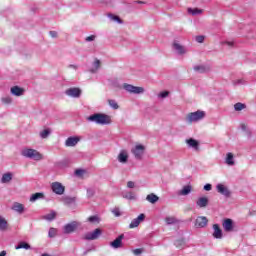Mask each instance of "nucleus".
<instances>
[{
	"mask_svg": "<svg viewBox=\"0 0 256 256\" xmlns=\"http://www.w3.org/2000/svg\"><path fill=\"white\" fill-rule=\"evenodd\" d=\"M87 121H91L92 123H96L97 125H111V123L113 122L111 120V116L103 113L92 114L87 118Z\"/></svg>",
	"mask_w": 256,
	"mask_h": 256,
	"instance_id": "obj_1",
	"label": "nucleus"
},
{
	"mask_svg": "<svg viewBox=\"0 0 256 256\" xmlns=\"http://www.w3.org/2000/svg\"><path fill=\"white\" fill-rule=\"evenodd\" d=\"M21 155L27 159H33L34 161H41V159H43V154L31 148H24L21 151Z\"/></svg>",
	"mask_w": 256,
	"mask_h": 256,
	"instance_id": "obj_2",
	"label": "nucleus"
},
{
	"mask_svg": "<svg viewBox=\"0 0 256 256\" xmlns=\"http://www.w3.org/2000/svg\"><path fill=\"white\" fill-rule=\"evenodd\" d=\"M201 119H205V111L198 110L196 112L188 113L186 115L185 121L191 125V123H197V121H201Z\"/></svg>",
	"mask_w": 256,
	"mask_h": 256,
	"instance_id": "obj_3",
	"label": "nucleus"
},
{
	"mask_svg": "<svg viewBox=\"0 0 256 256\" xmlns=\"http://www.w3.org/2000/svg\"><path fill=\"white\" fill-rule=\"evenodd\" d=\"M146 147L142 144H136L132 149L131 153L137 161H142L143 156L145 155Z\"/></svg>",
	"mask_w": 256,
	"mask_h": 256,
	"instance_id": "obj_4",
	"label": "nucleus"
},
{
	"mask_svg": "<svg viewBox=\"0 0 256 256\" xmlns=\"http://www.w3.org/2000/svg\"><path fill=\"white\" fill-rule=\"evenodd\" d=\"M101 235H103V230H101L100 228H96L94 231L86 233L83 238L86 241H95L99 239Z\"/></svg>",
	"mask_w": 256,
	"mask_h": 256,
	"instance_id": "obj_5",
	"label": "nucleus"
},
{
	"mask_svg": "<svg viewBox=\"0 0 256 256\" xmlns=\"http://www.w3.org/2000/svg\"><path fill=\"white\" fill-rule=\"evenodd\" d=\"M123 89H125V91H128V93H134L135 95L145 93V88L133 86L131 84H124Z\"/></svg>",
	"mask_w": 256,
	"mask_h": 256,
	"instance_id": "obj_6",
	"label": "nucleus"
},
{
	"mask_svg": "<svg viewBox=\"0 0 256 256\" xmlns=\"http://www.w3.org/2000/svg\"><path fill=\"white\" fill-rule=\"evenodd\" d=\"M79 225H81V224L79 222H77V221H73V222H71L69 224H66L64 226V233L66 235H69V233L75 232L76 229L79 227Z\"/></svg>",
	"mask_w": 256,
	"mask_h": 256,
	"instance_id": "obj_7",
	"label": "nucleus"
},
{
	"mask_svg": "<svg viewBox=\"0 0 256 256\" xmlns=\"http://www.w3.org/2000/svg\"><path fill=\"white\" fill-rule=\"evenodd\" d=\"M51 188L53 193H56V195H63L65 193V186L60 182L52 183Z\"/></svg>",
	"mask_w": 256,
	"mask_h": 256,
	"instance_id": "obj_8",
	"label": "nucleus"
},
{
	"mask_svg": "<svg viewBox=\"0 0 256 256\" xmlns=\"http://www.w3.org/2000/svg\"><path fill=\"white\" fill-rule=\"evenodd\" d=\"M207 223H209V219H207V217L199 216L196 218L195 227L197 229H203L204 227H207Z\"/></svg>",
	"mask_w": 256,
	"mask_h": 256,
	"instance_id": "obj_9",
	"label": "nucleus"
},
{
	"mask_svg": "<svg viewBox=\"0 0 256 256\" xmlns=\"http://www.w3.org/2000/svg\"><path fill=\"white\" fill-rule=\"evenodd\" d=\"M222 227L226 233L233 232V229H234L233 220H231V218L224 219L222 222Z\"/></svg>",
	"mask_w": 256,
	"mask_h": 256,
	"instance_id": "obj_10",
	"label": "nucleus"
},
{
	"mask_svg": "<svg viewBox=\"0 0 256 256\" xmlns=\"http://www.w3.org/2000/svg\"><path fill=\"white\" fill-rule=\"evenodd\" d=\"M145 221V214H140L137 218L133 219L129 225V229H135V227H139L141 223Z\"/></svg>",
	"mask_w": 256,
	"mask_h": 256,
	"instance_id": "obj_11",
	"label": "nucleus"
},
{
	"mask_svg": "<svg viewBox=\"0 0 256 256\" xmlns=\"http://www.w3.org/2000/svg\"><path fill=\"white\" fill-rule=\"evenodd\" d=\"M216 189L218 191V193H220V195H224V197H231V190H229V188L223 184H218L216 186Z\"/></svg>",
	"mask_w": 256,
	"mask_h": 256,
	"instance_id": "obj_12",
	"label": "nucleus"
},
{
	"mask_svg": "<svg viewBox=\"0 0 256 256\" xmlns=\"http://www.w3.org/2000/svg\"><path fill=\"white\" fill-rule=\"evenodd\" d=\"M172 47L178 55H185V53H187V48H185V46L181 45L177 41L173 42Z\"/></svg>",
	"mask_w": 256,
	"mask_h": 256,
	"instance_id": "obj_13",
	"label": "nucleus"
},
{
	"mask_svg": "<svg viewBox=\"0 0 256 256\" xmlns=\"http://www.w3.org/2000/svg\"><path fill=\"white\" fill-rule=\"evenodd\" d=\"M123 239H125V235L121 234L114 241L110 242V246H112L113 249H119L120 247H123Z\"/></svg>",
	"mask_w": 256,
	"mask_h": 256,
	"instance_id": "obj_14",
	"label": "nucleus"
},
{
	"mask_svg": "<svg viewBox=\"0 0 256 256\" xmlns=\"http://www.w3.org/2000/svg\"><path fill=\"white\" fill-rule=\"evenodd\" d=\"M65 94L68 95V97L79 98V97H81V89L69 88L65 91Z\"/></svg>",
	"mask_w": 256,
	"mask_h": 256,
	"instance_id": "obj_15",
	"label": "nucleus"
},
{
	"mask_svg": "<svg viewBox=\"0 0 256 256\" xmlns=\"http://www.w3.org/2000/svg\"><path fill=\"white\" fill-rule=\"evenodd\" d=\"M10 93L15 97H22V95H25V90L19 86H13L10 89Z\"/></svg>",
	"mask_w": 256,
	"mask_h": 256,
	"instance_id": "obj_16",
	"label": "nucleus"
},
{
	"mask_svg": "<svg viewBox=\"0 0 256 256\" xmlns=\"http://www.w3.org/2000/svg\"><path fill=\"white\" fill-rule=\"evenodd\" d=\"M213 237L214 239H223V230H221V227H219V224L213 225Z\"/></svg>",
	"mask_w": 256,
	"mask_h": 256,
	"instance_id": "obj_17",
	"label": "nucleus"
},
{
	"mask_svg": "<svg viewBox=\"0 0 256 256\" xmlns=\"http://www.w3.org/2000/svg\"><path fill=\"white\" fill-rule=\"evenodd\" d=\"M11 209L20 215L25 213V206L19 202H14Z\"/></svg>",
	"mask_w": 256,
	"mask_h": 256,
	"instance_id": "obj_18",
	"label": "nucleus"
},
{
	"mask_svg": "<svg viewBox=\"0 0 256 256\" xmlns=\"http://www.w3.org/2000/svg\"><path fill=\"white\" fill-rule=\"evenodd\" d=\"M194 71L196 73H209V71H211V66L197 65V66H194Z\"/></svg>",
	"mask_w": 256,
	"mask_h": 256,
	"instance_id": "obj_19",
	"label": "nucleus"
},
{
	"mask_svg": "<svg viewBox=\"0 0 256 256\" xmlns=\"http://www.w3.org/2000/svg\"><path fill=\"white\" fill-rule=\"evenodd\" d=\"M196 205L200 207V209H205V207L209 205V198L207 197L198 198V200L196 201Z\"/></svg>",
	"mask_w": 256,
	"mask_h": 256,
	"instance_id": "obj_20",
	"label": "nucleus"
},
{
	"mask_svg": "<svg viewBox=\"0 0 256 256\" xmlns=\"http://www.w3.org/2000/svg\"><path fill=\"white\" fill-rule=\"evenodd\" d=\"M119 163H127L129 161V154L126 150H122L118 155Z\"/></svg>",
	"mask_w": 256,
	"mask_h": 256,
	"instance_id": "obj_21",
	"label": "nucleus"
},
{
	"mask_svg": "<svg viewBox=\"0 0 256 256\" xmlns=\"http://www.w3.org/2000/svg\"><path fill=\"white\" fill-rule=\"evenodd\" d=\"M79 143V138L77 137H69L65 141L66 147H75Z\"/></svg>",
	"mask_w": 256,
	"mask_h": 256,
	"instance_id": "obj_22",
	"label": "nucleus"
},
{
	"mask_svg": "<svg viewBox=\"0 0 256 256\" xmlns=\"http://www.w3.org/2000/svg\"><path fill=\"white\" fill-rule=\"evenodd\" d=\"M186 143L189 147H192V149H195V151H199V141L190 138L186 140Z\"/></svg>",
	"mask_w": 256,
	"mask_h": 256,
	"instance_id": "obj_23",
	"label": "nucleus"
},
{
	"mask_svg": "<svg viewBox=\"0 0 256 256\" xmlns=\"http://www.w3.org/2000/svg\"><path fill=\"white\" fill-rule=\"evenodd\" d=\"M44 197H45V194L41 192L34 193L30 197V202L35 203V201H39V199H44Z\"/></svg>",
	"mask_w": 256,
	"mask_h": 256,
	"instance_id": "obj_24",
	"label": "nucleus"
},
{
	"mask_svg": "<svg viewBox=\"0 0 256 256\" xmlns=\"http://www.w3.org/2000/svg\"><path fill=\"white\" fill-rule=\"evenodd\" d=\"M13 180V174L11 172L2 175L1 183H11Z\"/></svg>",
	"mask_w": 256,
	"mask_h": 256,
	"instance_id": "obj_25",
	"label": "nucleus"
},
{
	"mask_svg": "<svg viewBox=\"0 0 256 256\" xmlns=\"http://www.w3.org/2000/svg\"><path fill=\"white\" fill-rule=\"evenodd\" d=\"M146 201H148L149 203H152V205H155V203H157V201H159V196L151 193V194H148L146 196Z\"/></svg>",
	"mask_w": 256,
	"mask_h": 256,
	"instance_id": "obj_26",
	"label": "nucleus"
},
{
	"mask_svg": "<svg viewBox=\"0 0 256 256\" xmlns=\"http://www.w3.org/2000/svg\"><path fill=\"white\" fill-rule=\"evenodd\" d=\"M62 201L65 205H73V203L77 201V198L71 197V196H65L62 198Z\"/></svg>",
	"mask_w": 256,
	"mask_h": 256,
	"instance_id": "obj_27",
	"label": "nucleus"
},
{
	"mask_svg": "<svg viewBox=\"0 0 256 256\" xmlns=\"http://www.w3.org/2000/svg\"><path fill=\"white\" fill-rule=\"evenodd\" d=\"M233 159H234L233 153H231V152L227 153L226 160H225L226 165H230V166L235 165V160H233Z\"/></svg>",
	"mask_w": 256,
	"mask_h": 256,
	"instance_id": "obj_28",
	"label": "nucleus"
},
{
	"mask_svg": "<svg viewBox=\"0 0 256 256\" xmlns=\"http://www.w3.org/2000/svg\"><path fill=\"white\" fill-rule=\"evenodd\" d=\"M189 15H201L203 13V9H199V8H188L187 9Z\"/></svg>",
	"mask_w": 256,
	"mask_h": 256,
	"instance_id": "obj_29",
	"label": "nucleus"
},
{
	"mask_svg": "<svg viewBox=\"0 0 256 256\" xmlns=\"http://www.w3.org/2000/svg\"><path fill=\"white\" fill-rule=\"evenodd\" d=\"M192 187L191 185H186L178 192V195H189L191 193Z\"/></svg>",
	"mask_w": 256,
	"mask_h": 256,
	"instance_id": "obj_30",
	"label": "nucleus"
},
{
	"mask_svg": "<svg viewBox=\"0 0 256 256\" xmlns=\"http://www.w3.org/2000/svg\"><path fill=\"white\" fill-rule=\"evenodd\" d=\"M51 135V129L47 128L40 132L41 139H47Z\"/></svg>",
	"mask_w": 256,
	"mask_h": 256,
	"instance_id": "obj_31",
	"label": "nucleus"
},
{
	"mask_svg": "<svg viewBox=\"0 0 256 256\" xmlns=\"http://www.w3.org/2000/svg\"><path fill=\"white\" fill-rule=\"evenodd\" d=\"M0 231H7V220L0 216Z\"/></svg>",
	"mask_w": 256,
	"mask_h": 256,
	"instance_id": "obj_32",
	"label": "nucleus"
},
{
	"mask_svg": "<svg viewBox=\"0 0 256 256\" xmlns=\"http://www.w3.org/2000/svg\"><path fill=\"white\" fill-rule=\"evenodd\" d=\"M93 66L95 67V69H91L90 73H96L97 70L101 67V60L99 59H95Z\"/></svg>",
	"mask_w": 256,
	"mask_h": 256,
	"instance_id": "obj_33",
	"label": "nucleus"
},
{
	"mask_svg": "<svg viewBox=\"0 0 256 256\" xmlns=\"http://www.w3.org/2000/svg\"><path fill=\"white\" fill-rule=\"evenodd\" d=\"M243 109H247V105H245L241 102H238V103L234 104V110L235 111H243Z\"/></svg>",
	"mask_w": 256,
	"mask_h": 256,
	"instance_id": "obj_34",
	"label": "nucleus"
},
{
	"mask_svg": "<svg viewBox=\"0 0 256 256\" xmlns=\"http://www.w3.org/2000/svg\"><path fill=\"white\" fill-rule=\"evenodd\" d=\"M15 249H31V245H29L27 242H20L17 246H15Z\"/></svg>",
	"mask_w": 256,
	"mask_h": 256,
	"instance_id": "obj_35",
	"label": "nucleus"
},
{
	"mask_svg": "<svg viewBox=\"0 0 256 256\" xmlns=\"http://www.w3.org/2000/svg\"><path fill=\"white\" fill-rule=\"evenodd\" d=\"M108 17L111 21H116V23H119L120 25L123 24V21L115 14H108Z\"/></svg>",
	"mask_w": 256,
	"mask_h": 256,
	"instance_id": "obj_36",
	"label": "nucleus"
},
{
	"mask_svg": "<svg viewBox=\"0 0 256 256\" xmlns=\"http://www.w3.org/2000/svg\"><path fill=\"white\" fill-rule=\"evenodd\" d=\"M55 217H57V213L51 212V213L43 216V219H46V221H53V219H55Z\"/></svg>",
	"mask_w": 256,
	"mask_h": 256,
	"instance_id": "obj_37",
	"label": "nucleus"
},
{
	"mask_svg": "<svg viewBox=\"0 0 256 256\" xmlns=\"http://www.w3.org/2000/svg\"><path fill=\"white\" fill-rule=\"evenodd\" d=\"M175 246L177 247V249H183L185 247V240L183 239L176 240Z\"/></svg>",
	"mask_w": 256,
	"mask_h": 256,
	"instance_id": "obj_38",
	"label": "nucleus"
},
{
	"mask_svg": "<svg viewBox=\"0 0 256 256\" xmlns=\"http://www.w3.org/2000/svg\"><path fill=\"white\" fill-rule=\"evenodd\" d=\"M108 105H110L112 109H115V110L119 109V104L117 103V101L113 99L108 100Z\"/></svg>",
	"mask_w": 256,
	"mask_h": 256,
	"instance_id": "obj_39",
	"label": "nucleus"
},
{
	"mask_svg": "<svg viewBox=\"0 0 256 256\" xmlns=\"http://www.w3.org/2000/svg\"><path fill=\"white\" fill-rule=\"evenodd\" d=\"M124 199H129L130 201L135 200V194L133 192H126L123 194Z\"/></svg>",
	"mask_w": 256,
	"mask_h": 256,
	"instance_id": "obj_40",
	"label": "nucleus"
},
{
	"mask_svg": "<svg viewBox=\"0 0 256 256\" xmlns=\"http://www.w3.org/2000/svg\"><path fill=\"white\" fill-rule=\"evenodd\" d=\"M2 103H5V105H10V103H13V98L6 96L1 99Z\"/></svg>",
	"mask_w": 256,
	"mask_h": 256,
	"instance_id": "obj_41",
	"label": "nucleus"
},
{
	"mask_svg": "<svg viewBox=\"0 0 256 256\" xmlns=\"http://www.w3.org/2000/svg\"><path fill=\"white\" fill-rule=\"evenodd\" d=\"M165 222L167 223V225H173L174 223H177V220L175 219V217H166Z\"/></svg>",
	"mask_w": 256,
	"mask_h": 256,
	"instance_id": "obj_42",
	"label": "nucleus"
},
{
	"mask_svg": "<svg viewBox=\"0 0 256 256\" xmlns=\"http://www.w3.org/2000/svg\"><path fill=\"white\" fill-rule=\"evenodd\" d=\"M88 221L90 222V223H99V216H90L89 218H88Z\"/></svg>",
	"mask_w": 256,
	"mask_h": 256,
	"instance_id": "obj_43",
	"label": "nucleus"
},
{
	"mask_svg": "<svg viewBox=\"0 0 256 256\" xmlns=\"http://www.w3.org/2000/svg\"><path fill=\"white\" fill-rule=\"evenodd\" d=\"M55 235H57V229H55V228H50V229H49V232H48V236L51 237V238H53V237H55Z\"/></svg>",
	"mask_w": 256,
	"mask_h": 256,
	"instance_id": "obj_44",
	"label": "nucleus"
},
{
	"mask_svg": "<svg viewBox=\"0 0 256 256\" xmlns=\"http://www.w3.org/2000/svg\"><path fill=\"white\" fill-rule=\"evenodd\" d=\"M95 196V189L93 188H88L87 189V197L91 198Z\"/></svg>",
	"mask_w": 256,
	"mask_h": 256,
	"instance_id": "obj_45",
	"label": "nucleus"
},
{
	"mask_svg": "<svg viewBox=\"0 0 256 256\" xmlns=\"http://www.w3.org/2000/svg\"><path fill=\"white\" fill-rule=\"evenodd\" d=\"M158 97H161V99H165V98L169 97V91L160 92Z\"/></svg>",
	"mask_w": 256,
	"mask_h": 256,
	"instance_id": "obj_46",
	"label": "nucleus"
},
{
	"mask_svg": "<svg viewBox=\"0 0 256 256\" xmlns=\"http://www.w3.org/2000/svg\"><path fill=\"white\" fill-rule=\"evenodd\" d=\"M85 173V170H83V169H77L76 171H75V175H76V177H83V174Z\"/></svg>",
	"mask_w": 256,
	"mask_h": 256,
	"instance_id": "obj_47",
	"label": "nucleus"
},
{
	"mask_svg": "<svg viewBox=\"0 0 256 256\" xmlns=\"http://www.w3.org/2000/svg\"><path fill=\"white\" fill-rule=\"evenodd\" d=\"M95 39H97V36L96 35H91V36H87L85 38V41L90 43L91 41H95Z\"/></svg>",
	"mask_w": 256,
	"mask_h": 256,
	"instance_id": "obj_48",
	"label": "nucleus"
},
{
	"mask_svg": "<svg viewBox=\"0 0 256 256\" xmlns=\"http://www.w3.org/2000/svg\"><path fill=\"white\" fill-rule=\"evenodd\" d=\"M112 213L115 215V217H121V211L119 210V208H114L112 210Z\"/></svg>",
	"mask_w": 256,
	"mask_h": 256,
	"instance_id": "obj_49",
	"label": "nucleus"
},
{
	"mask_svg": "<svg viewBox=\"0 0 256 256\" xmlns=\"http://www.w3.org/2000/svg\"><path fill=\"white\" fill-rule=\"evenodd\" d=\"M196 41L197 43H203V41H205V36L203 35L196 36Z\"/></svg>",
	"mask_w": 256,
	"mask_h": 256,
	"instance_id": "obj_50",
	"label": "nucleus"
},
{
	"mask_svg": "<svg viewBox=\"0 0 256 256\" xmlns=\"http://www.w3.org/2000/svg\"><path fill=\"white\" fill-rule=\"evenodd\" d=\"M127 187H128V189H134V188H135V182H133V181H128V182H127Z\"/></svg>",
	"mask_w": 256,
	"mask_h": 256,
	"instance_id": "obj_51",
	"label": "nucleus"
},
{
	"mask_svg": "<svg viewBox=\"0 0 256 256\" xmlns=\"http://www.w3.org/2000/svg\"><path fill=\"white\" fill-rule=\"evenodd\" d=\"M133 253H134V255H141V254L143 253V250H141V249H135V250L133 251Z\"/></svg>",
	"mask_w": 256,
	"mask_h": 256,
	"instance_id": "obj_52",
	"label": "nucleus"
},
{
	"mask_svg": "<svg viewBox=\"0 0 256 256\" xmlns=\"http://www.w3.org/2000/svg\"><path fill=\"white\" fill-rule=\"evenodd\" d=\"M211 189H212L211 184H206V185L204 186V191H211Z\"/></svg>",
	"mask_w": 256,
	"mask_h": 256,
	"instance_id": "obj_53",
	"label": "nucleus"
},
{
	"mask_svg": "<svg viewBox=\"0 0 256 256\" xmlns=\"http://www.w3.org/2000/svg\"><path fill=\"white\" fill-rule=\"evenodd\" d=\"M50 36H51L53 39L57 38V32H55V31H50Z\"/></svg>",
	"mask_w": 256,
	"mask_h": 256,
	"instance_id": "obj_54",
	"label": "nucleus"
},
{
	"mask_svg": "<svg viewBox=\"0 0 256 256\" xmlns=\"http://www.w3.org/2000/svg\"><path fill=\"white\" fill-rule=\"evenodd\" d=\"M68 67L69 69H75V70L78 69L77 65H74V64H70Z\"/></svg>",
	"mask_w": 256,
	"mask_h": 256,
	"instance_id": "obj_55",
	"label": "nucleus"
},
{
	"mask_svg": "<svg viewBox=\"0 0 256 256\" xmlns=\"http://www.w3.org/2000/svg\"><path fill=\"white\" fill-rule=\"evenodd\" d=\"M241 129H242L243 131H246V130H247V125L242 124V125H241Z\"/></svg>",
	"mask_w": 256,
	"mask_h": 256,
	"instance_id": "obj_56",
	"label": "nucleus"
},
{
	"mask_svg": "<svg viewBox=\"0 0 256 256\" xmlns=\"http://www.w3.org/2000/svg\"><path fill=\"white\" fill-rule=\"evenodd\" d=\"M136 3H138L139 5H145V2H143L141 0L136 1Z\"/></svg>",
	"mask_w": 256,
	"mask_h": 256,
	"instance_id": "obj_57",
	"label": "nucleus"
},
{
	"mask_svg": "<svg viewBox=\"0 0 256 256\" xmlns=\"http://www.w3.org/2000/svg\"><path fill=\"white\" fill-rule=\"evenodd\" d=\"M233 83H234V85H239V83H241V80H236Z\"/></svg>",
	"mask_w": 256,
	"mask_h": 256,
	"instance_id": "obj_58",
	"label": "nucleus"
},
{
	"mask_svg": "<svg viewBox=\"0 0 256 256\" xmlns=\"http://www.w3.org/2000/svg\"><path fill=\"white\" fill-rule=\"evenodd\" d=\"M5 255H7V252H6V251H2V252L0 253V256H5Z\"/></svg>",
	"mask_w": 256,
	"mask_h": 256,
	"instance_id": "obj_59",
	"label": "nucleus"
},
{
	"mask_svg": "<svg viewBox=\"0 0 256 256\" xmlns=\"http://www.w3.org/2000/svg\"><path fill=\"white\" fill-rule=\"evenodd\" d=\"M226 44L231 47L233 45V42H226Z\"/></svg>",
	"mask_w": 256,
	"mask_h": 256,
	"instance_id": "obj_60",
	"label": "nucleus"
},
{
	"mask_svg": "<svg viewBox=\"0 0 256 256\" xmlns=\"http://www.w3.org/2000/svg\"><path fill=\"white\" fill-rule=\"evenodd\" d=\"M58 165H63V162L58 163Z\"/></svg>",
	"mask_w": 256,
	"mask_h": 256,
	"instance_id": "obj_61",
	"label": "nucleus"
}]
</instances>
